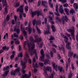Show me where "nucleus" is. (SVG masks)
I'll return each instance as SVG.
<instances>
[{
	"label": "nucleus",
	"instance_id": "423d86ee",
	"mask_svg": "<svg viewBox=\"0 0 78 78\" xmlns=\"http://www.w3.org/2000/svg\"><path fill=\"white\" fill-rule=\"evenodd\" d=\"M51 69V67H50V66L46 67L45 66H44V71H45L44 73V75L46 78H47V77L48 76V75L47 74L46 71H49Z\"/></svg>",
	"mask_w": 78,
	"mask_h": 78
},
{
	"label": "nucleus",
	"instance_id": "c03bdc74",
	"mask_svg": "<svg viewBox=\"0 0 78 78\" xmlns=\"http://www.w3.org/2000/svg\"><path fill=\"white\" fill-rule=\"evenodd\" d=\"M44 22L45 23V25L47 24V18H45L44 19Z\"/></svg>",
	"mask_w": 78,
	"mask_h": 78
},
{
	"label": "nucleus",
	"instance_id": "c756f323",
	"mask_svg": "<svg viewBox=\"0 0 78 78\" xmlns=\"http://www.w3.org/2000/svg\"><path fill=\"white\" fill-rule=\"evenodd\" d=\"M59 2H61L62 3H66L67 2L66 0H58Z\"/></svg>",
	"mask_w": 78,
	"mask_h": 78
},
{
	"label": "nucleus",
	"instance_id": "a18cd8bd",
	"mask_svg": "<svg viewBox=\"0 0 78 78\" xmlns=\"http://www.w3.org/2000/svg\"><path fill=\"white\" fill-rule=\"evenodd\" d=\"M38 3V6H39L41 5V1H39Z\"/></svg>",
	"mask_w": 78,
	"mask_h": 78
},
{
	"label": "nucleus",
	"instance_id": "69168bd1",
	"mask_svg": "<svg viewBox=\"0 0 78 78\" xmlns=\"http://www.w3.org/2000/svg\"><path fill=\"white\" fill-rule=\"evenodd\" d=\"M53 47H55V48H57V46L54 44H53L51 45Z\"/></svg>",
	"mask_w": 78,
	"mask_h": 78
},
{
	"label": "nucleus",
	"instance_id": "9b49d317",
	"mask_svg": "<svg viewBox=\"0 0 78 78\" xmlns=\"http://www.w3.org/2000/svg\"><path fill=\"white\" fill-rule=\"evenodd\" d=\"M48 17L49 19V21L52 24V25H53V24H54L55 23L54 22V21H53V17L50 16H48Z\"/></svg>",
	"mask_w": 78,
	"mask_h": 78
},
{
	"label": "nucleus",
	"instance_id": "c85d7f7f",
	"mask_svg": "<svg viewBox=\"0 0 78 78\" xmlns=\"http://www.w3.org/2000/svg\"><path fill=\"white\" fill-rule=\"evenodd\" d=\"M65 11L67 15H69V9H65Z\"/></svg>",
	"mask_w": 78,
	"mask_h": 78
},
{
	"label": "nucleus",
	"instance_id": "39448f33",
	"mask_svg": "<svg viewBox=\"0 0 78 78\" xmlns=\"http://www.w3.org/2000/svg\"><path fill=\"white\" fill-rule=\"evenodd\" d=\"M68 31L69 33H71V36L73 39V40H75V35H74V33L75 32V28L73 26L72 27V29H68Z\"/></svg>",
	"mask_w": 78,
	"mask_h": 78
},
{
	"label": "nucleus",
	"instance_id": "37998d69",
	"mask_svg": "<svg viewBox=\"0 0 78 78\" xmlns=\"http://www.w3.org/2000/svg\"><path fill=\"white\" fill-rule=\"evenodd\" d=\"M58 5L56 4V5L55 10H56V12H58Z\"/></svg>",
	"mask_w": 78,
	"mask_h": 78
},
{
	"label": "nucleus",
	"instance_id": "f03ea898",
	"mask_svg": "<svg viewBox=\"0 0 78 78\" xmlns=\"http://www.w3.org/2000/svg\"><path fill=\"white\" fill-rule=\"evenodd\" d=\"M36 51H37V49H34V51L33 50H32V52L33 53H34V54L32 55H31L30 54V55L31 56H32V55H33L34 54H35V57L33 58V66L34 68H35V67H36L37 68H38V66H37V63H35V65L34 64V62H36V59L35 58H36L37 59H38L37 57V53L36 52Z\"/></svg>",
	"mask_w": 78,
	"mask_h": 78
},
{
	"label": "nucleus",
	"instance_id": "aec40b11",
	"mask_svg": "<svg viewBox=\"0 0 78 78\" xmlns=\"http://www.w3.org/2000/svg\"><path fill=\"white\" fill-rule=\"evenodd\" d=\"M70 14H72L73 15L74 13H75V10L72 9L70 10Z\"/></svg>",
	"mask_w": 78,
	"mask_h": 78
},
{
	"label": "nucleus",
	"instance_id": "6ab92c4d",
	"mask_svg": "<svg viewBox=\"0 0 78 78\" xmlns=\"http://www.w3.org/2000/svg\"><path fill=\"white\" fill-rule=\"evenodd\" d=\"M23 33V34L24 36L25 37V39H27V32L25 31V30H23L22 31Z\"/></svg>",
	"mask_w": 78,
	"mask_h": 78
},
{
	"label": "nucleus",
	"instance_id": "79ce46f5",
	"mask_svg": "<svg viewBox=\"0 0 78 78\" xmlns=\"http://www.w3.org/2000/svg\"><path fill=\"white\" fill-rule=\"evenodd\" d=\"M63 6L64 7H68L69 6V5L67 3H65L63 4Z\"/></svg>",
	"mask_w": 78,
	"mask_h": 78
},
{
	"label": "nucleus",
	"instance_id": "f257e3e1",
	"mask_svg": "<svg viewBox=\"0 0 78 78\" xmlns=\"http://www.w3.org/2000/svg\"><path fill=\"white\" fill-rule=\"evenodd\" d=\"M29 41L30 42L29 44H27L28 46L29 47V51L30 54V55H33L34 54V53L32 52L33 50L34 49L35 47V44L34 42H39L41 41V38H38L36 39L35 41L32 37H30L29 38Z\"/></svg>",
	"mask_w": 78,
	"mask_h": 78
},
{
	"label": "nucleus",
	"instance_id": "393cba45",
	"mask_svg": "<svg viewBox=\"0 0 78 78\" xmlns=\"http://www.w3.org/2000/svg\"><path fill=\"white\" fill-rule=\"evenodd\" d=\"M20 70V68L18 67L15 70V73H17V72H19Z\"/></svg>",
	"mask_w": 78,
	"mask_h": 78
},
{
	"label": "nucleus",
	"instance_id": "58836bf2",
	"mask_svg": "<svg viewBox=\"0 0 78 78\" xmlns=\"http://www.w3.org/2000/svg\"><path fill=\"white\" fill-rule=\"evenodd\" d=\"M63 36L64 38V39H66V40H68V39H69V38L67 36H64V35H63Z\"/></svg>",
	"mask_w": 78,
	"mask_h": 78
},
{
	"label": "nucleus",
	"instance_id": "4d7b16f0",
	"mask_svg": "<svg viewBox=\"0 0 78 78\" xmlns=\"http://www.w3.org/2000/svg\"><path fill=\"white\" fill-rule=\"evenodd\" d=\"M5 11L6 13H8V8L7 7L5 8Z\"/></svg>",
	"mask_w": 78,
	"mask_h": 78
},
{
	"label": "nucleus",
	"instance_id": "20e7f679",
	"mask_svg": "<svg viewBox=\"0 0 78 78\" xmlns=\"http://www.w3.org/2000/svg\"><path fill=\"white\" fill-rule=\"evenodd\" d=\"M31 17H34L37 14V17H39V16H43V13L41 11H35V12H31Z\"/></svg>",
	"mask_w": 78,
	"mask_h": 78
},
{
	"label": "nucleus",
	"instance_id": "de8ad7c7",
	"mask_svg": "<svg viewBox=\"0 0 78 78\" xmlns=\"http://www.w3.org/2000/svg\"><path fill=\"white\" fill-rule=\"evenodd\" d=\"M55 75V72L54 71L52 72V74L51 75V76L52 78H53V76Z\"/></svg>",
	"mask_w": 78,
	"mask_h": 78
},
{
	"label": "nucleus",
	"instance_id": "1a4fd4ad",
	"mask_svg": "<svg viewBox=\"0 0 78 78\" xmlns=\"http://www.w3.org/2000/svg\"><path fill=\"white\" fill-rule=\"evenodd\" d=\"M26 30H27V32H28L29 34H30L31 33V31H32V28L30 27V23H29L28 24V27H26L25 28Z\"/></svg>",
	"mask_w": 78,
	"mask_h": 78
},
{
	"label": "nucleus",
	"instance_id": "603ef678",
	"mask_svg": "<svg viewBox=\"0 0 78 78\" xmlns=\"http://www.w3.org/2000/svg\"><path fill=\"white\" fill-rule=\"evenodd\" d=\"M12 25H14L15 24V21H14V19H12Z\"/></svg>",
	"mask_w": 78,
	"mask_h": 78
},
{
	"label": "nucleus",
	"instance_id": "dca6fc26",
	"mask_svg": "<svg viewBox=\"0 0 78 78\" xmlns=\"http://www.w3.org/2000/svg\"><path fill=\"white\" fill-rule=\"evenodd\" d=\"M58 48L59 49V50L61 51V50H62L63 51V52L64 53H65V50H64V48L63 46H62L61 48H60V47L58 46Z\"/></svg>",
	"mask_w": 78,
	"mask_h": 78
},
{
	"label": "nucleus",
	"instance_id": "c9c22d12",
	"mask_svg": "<svg viewBox=\"0 0 78 78\" xmlns=\"http://www.w3.org/2000/svg\"><path fill=\"white\" fill-rule=\"evenodd\" d=\"M65 20L66 22L68 21V18L67 16H65Z\"/></svg>",
	"mask_w": 78,
	"mask_h": 78
},
{
	"label": "nucleus",
	"instance_id": "4c0bfd02",
	"mask_svg": "<svg viewBox=\"0 0 78 78\" xmlns=\"http://www.w3.org/2000/svg\"><path fill=\"white\" fill-rule=\"evenodd\" d=\"M9 16L7 15L6 17V20L7 22L9 21Z\"/></svg>",
	"mask_w": 78,
	"mask_h": 78
},
{
	"label": "nucleus",
	"instance_id": "f8f14e48",
	"mask_svg": "<svg viewBox=\"0 0 78 78\" xmlns=\"http://www.w3.org/2000/svg\"><path fill=\"white\" fill-rule=\"evenodd\" d=\"M70 45V43H68L66 45V47L67 49H68L69 51H70L71 50V46Z\"/></svg>",
	"mask_w": 78,
	"mask_h": 78
},
{
	"label": "nucleus",
	"instance_id": "8fccbe9b",
	"mask_svg": "<svg viewBox=\"0 0 78 78\" xmlns=\"http://www.w3.org/2000/svg\"><path fill=\"white\" fill-rule=\"evenodd\" d=\"M68 67H69V65H68V64L67 63L66 64V71H67V69H68Z\"/></svg>",
	"mask_w": 78,
	"mask_h": 78
},
{
	"label": "nucleus",
	"instance_id": "09e8293b",
	"mask_svg": "<svg viewBox=\"0 0 78 78\" xmlns=\"http://www.w3.org/2000/svg\"><path fill=\"white\" fill-rule=\"evenodd\" d=\"M27 75L26 74H24V76H21V78H25L26 77H27Z\"/></svg>",
	"mask_w": 78,
	"mask_h": 78
},
{
	"label": "nucleus",
	"instance_id": "0e129e2a",
	"mask_svg": "<svg viewBox=\"0 0 78 78\" xmlns=\"http://www.w3.org/2000/svg\"><path fill=\"white\" fill-rule=\"evenodd\" d=\"M75 0H70V3L71 4H73V3L74 2V1Z\"/></svg>",
	"mask_w": 78,
	"mask_h": 78
},
{
	"label": "nucleus",
	"instance_id": "bf43d9fd",
	"mask_svg": "<svg viewBox=\"0 0 78 78\" xmlns=\"http://www.w3.org/2000/svg\"><path fill=\"white\" fill-rule=\"evenodd\" d=\"M14 18L15 22H16V23H17V16H14Z\"/></svg>",
	"mask_w": 78,
	"mask_h": 78
},
{
	"label": "nucleus",
	"instance_id": "6e6d98bb",
	"mask_svg": "<svg viewBox=\"0 0 78 78\" xmlns=\"http://www.w3.org/2000/svg\"><path fill=\"white\" fill-rule=\"evenodd\" d=\"M9 73V71H7L6 72H5V76H7L8 75V74Z\"/></svg>",
	"mask_w": 78,
	"mask_h": 78
},
{
	"label": "nucleus",
	"instance_id": "72a5a7b5",
	"mask_svg": "<svg viewBox=\"0 0 78 78\" xmlns=\"http://www.w3.org/2000/svg\"><path fill=\"white\" fill-rule=\"evenodd\" d=\"M22 56H23L22 53V52H20L18 55V57H20V58H22Z\"/></svg>",
	"mask_w": 78,
	"mask_h": 78
},
{
	"label": "nucleus",
	"instance_id": "cd10ccee",
	"mask_svg": "<svg viewBox=\"0 0 78 78\" xmlns=\"http://www.w3.org/2000/svg\"><path fill=\"white\" fill-rule=\"evenodd\" d=\"M11 74L12 75H15L16 73L15 71H12L11 73Z\"/></svg>",
	"mask_w": 78,
	"mask_h": 78
},
{
	"label": "nucleus",
	"instance_id": "6e6552de",
	"mask_svg": "<svg viewBox=\"0 0 78 78\" xmlns=\"http://www.w3.org/2000/svg\"><path fill=\"white\" fill-rule=\"evenodd\" d=\"M21 64L22 66L21 71L23 72V73H25V70H24L26 68V64H25V62H22V61Z\"/></svg>",
	"mask_w": 78,
	"mask_h": 78
},
{
	"label": "nucleus",
	"instance_id": "0eeeda50",
	"mask_svg": "<svg viewBox=\"0 0 78 78\" xmlns=\"http://www.w3.org/2000/svg\"><path fill=\"white\" fill-rule=\"evenodd\" d=\"M41 56H40L39 60L40 61H41V62H44V56L45 55L44 54V50H43V49L41 50Z\"/></svg>",
	"mask_w": 78,
	"mask_h": 78
},
{
	"label": "nucleus",
	"instance_id": "ea45409f",
	"mask_svg": "<svg viewBox=\"0 0 78 78\" xmlns=\"http://www.w3.org/2000/svg\"><path fill=\"white\" fill-rule=\"evenodd\" d=\"M50 54L51 57V58H53V53L52 52V51H50Z\"/></svg>",
	"mask_w": 78,
	"mask_h": 78
},
{
	"label": "nucleus",
	"instance_id": "5701e85b",
	"mask_svg": "<svg viewBox=\"0 0 78 78\" xmlns=\"http://www.w3.org/2000/svg\"><path fill=\"white\" fill-rule=\"evenodd\" d=\"M50 29H48L46 30L45 32V34H50Z\"/></svg>",
	"mask_w": 78,
	"mask_h": 78
},
{
	"label": "nucleus",
	"instance_id": "f704fd0d",
	"mask_svg": "<svg viewBox=\"0 0 78 78\" xmlns=\"http://www.w3.org/2000/svg\"><path fill=\"white\" fill-rule=\"evenodd\" d=\"M14 37H18V34L14 33L13 34Z\"/></svg>",
	"mask_w": 78,
	"mask_h": 78
},
{
	"label": "nucleus",
	"instance_id": "4be33fe9",
	"mask_svg": "<svg viewBox=\"0 0 78 78\" xmlns=\"http://www.w3.org/2000/svg\"><path fill=\"white\" fill-rule=\"evenodd\" d=\"M19 5H20V2H18L15 5H14V6L15 8H17V7L19 6Z\"/></svg>",
	"mask_w": 78,
	"mask_h": 78
},
{
	"label": "nucleus",
	"instance_id": "4468645a",
	"mask_svg": "<svg viewBox=\"0 0 78 78\" xmlns=\"http://www.w3.org/2000/svg\"><path fill=\"white\" fill-rule=\"evenodd\" d=\"M29 58V55H28V54L27 53V52H26L25 57L24 59L25 61H27V58Z\"/></svg>",
	"mask_w": 78,
	"mask_h": 78
},
{
	"label": "nucleus",
	"instance_id": "9d476101",
	"mask_svg": "<svg viewBox=\"0 0 78 78\" xmlns=\"http://www.w3.org/2000/svg\"><path fill=\"white\" fill-rule=\"evenodd\" d=\"M48 2L46 1H42L41 5H43L44 7H45V8H48Z\"/></svg>",
	"mask_w": 78,
	"mask_h": 78
},
{
	"label": "nucleus",
	"instance_id": "b1692460",
	"mask_svg": "<svg viewBox=\"0 0 78 78\" xmlns=\"http://www.w3.org/2000/svg\"><path fill=\"white\" fill-rule=\"evenodd\" d=\"M36 28L38 33H39V34H41V30H40V29H39V28H37V26H36Z\"/></svg>",
	"mask_w": 78,
	"mask_h": 78
},
{
	"label": "nucleus",
	"instance_id": "a19ab883",
	"mask_svg": "<svg viewBox=\"0 0 78 78\" xmlns=\"http://www.w3.org/2000/svg\"><path fill=\"white\" fill-rule=\"evenodd\" d=\"M39 65H40L41 67H43L44 66V63L42 62L39 63Z\"/></svg>",
	"mask_w": 78,
	"mask_h": 78
},
{
	"label": "nucleus",
	"instance_id": "473e14b6",
	"mask_svg": "<svg viewBox=\"0 0 78 78\" xmlns=\"http://www.w3.org/2000/svg\"><path fill=\"white\" fill-rule=\"evenodd\" d=\"M36 19H35L34 20H33V25H35L36 24Z\"/></svg>",
	"mask_w": 78,
	"mask_h": 78
},
{
	"label": "nucleus",
	"instance_id": "680f3d73",
	"mask_svg": "<svg viewBox=\"0 0 78 78\" xmlns=\"http://www.w3.org/2000/svg\"><path fill=\"white\" fill-rule=\"evenodd\" d=\"M54 14H55V15H56V16H60V15H59V13L55 12L54 13Z\"/></svg>",
	"mask_w": 78,
	"mask_h": 78
},
{
	"label": "nucleus",
	"instance_id": "3c124183",
	"mask_svg": "<svg viewBox=\"0 0 78 78\" xmlns=\"http://www.w3.org/2000/svg\"><path fill=\"white\" fill-rule=\"evenodd\" d=\"M49 6L51 8H53V4H49Z\"/></svg>",
	"mask_w": 78,
	"mask_h": 78
},
{
	"label": "nucleus",
	"instance_id": "e433bc0d",
	"mask_svg": "<svg viewBox=\"0 0 78 78\" xmlns=\"http://www.w3.org/2000/svg\"><path fill=\"white\" fill-rule=\"evenodd\" d=\"M27 41H25L24 42V45H23V47L25 49H26V48H25V46L27 45Z\"/></svg>",
	"mask_w": 78,
	"mask_h": 78
},
{
	"label": "nucleus",
	"instance_id": "13d9d810",
	"mask_svg": "<svg viewBox=\"0 0 78 78\" xmlns=\"http://www.w3.org/2000/svg\"><path fill=\"white\" fill-rule=\"evenodd\" d=\"M71 61V60L70 59V58H69L68 59V62L69 64H70Z\"/></svg>",
	"mask_w": 78,
	"mask_h": 78
},
{
	"label": "nucleus",
	"instance_id": "e2e57ef3",
	"mask_svg": "<svg viewBox=\"0 0 78 78\" xmlns=\"http://www.w3.org/2000/svg\"><path fill=\"white\" fill-rule=\"evenodd\" d=\"M65 34L68 37H70V35L69 34H68L67 33H66Z\"/></svg>",
	"mask_w": 78,
	"mask_h": 78
},
{
	"label": "nucleus",
	"instance_id": "2f4dec72",
	"mask_svg": "<svg viewBox=\"0 0 78 78\" xmlns=\"http://www.w3.org/2000/svg\"><path fill=\"white\" fill-rule=\"evenodd\" d=\"M50 38L49 39V41H52V40L55 39L54 37L51 35L50 36Z\"/></svg>",
	"mask_w": 78,
	"mask_h": 78
},
{
	"label": "nucleus",
	"instance_id": "ddd939ff",
	"mask_svg": "<svg viewBox=\"0 0 78 78\" xmlns=\"http://www.w3.org/2000/svg\"><path fill=\"white\" fill-rule=\"evenodd\" d=\"M52 66L54 67V69L55 70H55H56V72H57V69H58V66L57 65H55V63L54 62H53L52 63Z\"/></svg>",
	"mask_w": 78,
	"mask_h": 78
},
{
	"label": "nucleus",
	"instance_id": "49530a36",
	"mask_svg": "<svg viewBox=\"0 0 78 78\" xmlns=\"http://www.w3.org/2000/svg\"><path fill=\"white\" fill-rule=\"evenodd\" d=\"M16 44H17V45H19L20 44V42L19 41H16L15 42Z\"/></svg>",
	"mask_w": 78,
	"mask_h": 78
},
{
	"label": "nucleus",
	"instance_id": "052dcab7",
	"mask_svg": "<svg viewBox=\"0 0 78 78\" xmlns=\"http://www.w3.org/2000/svg\"><path fill=\"white\" fill-rule=\"evenodd\" d=\"M25 9L26 11H28V6H26Z\"/></svg>",
	"mask_w": 78,
	"mask_h": 78
},
{
	"label": "nucleus",
	"instance_id": "2eb2a0df",
	"mask_svg": "<svg viewBox=\"0 0 78 78\" xmlns=\"http://www.w3.org/2000/svg\"><path fill=\"white\" fill-rule=\"evenodd\" d=\"M41 20H37L36 22V24L37 25H39L40 26L41 25Z\"/></svg>",
	"mask_w": 78,
	"mask_h": 78
},
{
	"label": "nucleus",
	"instance_id": "864d4df0",
	"mask_svg": "<svg viewBox=\"0 0 78 78\" xmlns=\"http://www.w3.org/2000/svg\"><path fill=\"white\" fill-rule=\"evenodd\" d=\"M5 3V8H8V5H7V4H6L7 2H6V1H5V2H4Z\"/></svg>",
	"mask_w": 78,
	"mask_h": 78
},
{
	"label": "nucleus",
	"instance_id": "774afa93",
	"mask_svg": "<svg viewBox=\"0 0 78 78\" xmlns=\"http://www.w3.org/2000/svg\"><path fill=\"white\" fill-rule=\"evenodd\" d=\"M76 39L77 42H78V32H77V36H76Z\"/></svg>",
	"mask_w": 78,
	"mask_h": 78
},
{
	"label": "nucleus",
	"instance_id": "7ed1b4c3",
	"mask_svg": "<svg viewBox=\"0 0 78 78\" xmlns=\"http://www.w3.org/2000/svg\"><path fill=\"white\" fill-rule=\"evenodd\" d=\"M24 5H22L20 6L19 8L17 9L16 11V12H20L19 14H20V20H23V17L22 16V14L23 12V7Z\"/></svg>",
	"mask_w": 78,
	"mask_h": 78
},
{
	"label": "nucleus",
	"instance_id": "a878e982",
	"mask_svg": "<svg viewBox=\"0 0 78 78\" xmlns=\"http://www.w3.org/2000/svg\"><path fill=\"white\" fill-rule=\"evenodd\" d=\"M73 53L72 52H70V51H69V54L68 55V56H69V57H72V55H73Z\"/></svg>",
	"mask_w": 78,
	"mask_h": 78
},
{
	"label": "nucleus",
	"instance_id": "bb28decb",
	"mask_svg": "<svg viewBox=\"0 0 78 78\" xmlns=\"http://www.w3.org/2000/svg\"><path fill=\"white\" fill-rule=\"evenodd\" d=\"M58 69L59 70V71H60V72H61V73H62V70L63 69V68H62V67H61L60 68V67H58Z\"/></svg>",
	"mask_w": 78,
	"mask_h": 78
},
{
	"label": "nucleus",
	"instance_id": "7c9ffc66",
	"mask_svg": "<svg viewBox=\"0 0 78 78\" xmlns=\"http://www.w3.org/2000/svg\"><path fill=\"white\" fill-rule=\"evenodd\" d=\"M8 69H9V66H6V68L4 67L3 69V70L7 71L8 70Z\"/></svg>",
	"mask_w": 78,
	"mask_h": 78
},
{
	"label": "nucleus",
	"instance_id": "5fc2aeb1",
	"mask_svg": "<svg viewBox=\"0 0 78 78\" xmlns=\"http://www.w3.org/2000/svg\"><path fill=\"white\" fill-rule=\"evenodd\" d=\"M72 20H73V22H75V19L74 16H73L72 17Z\"/></svg>",
	"mask_w": 78,
	"mask_h": 78
},
{
	"label": "nucleus",
	"instance_id": "412c9836",
	"mask_svg": "<svg viewBox=\"0 0 78 78\" xmlns=\"http://www.w3.org/2000/svg\"><path fill=\"white\" fill-rule=\"evenodd\" d=\"M20 29H17L16 28H15L14 29V31H16L17 33H20Z\"/></svg>",
	"mask_w": 78,
	"mask_h": 78
},
{
	"label": "nucleus",
	"instance_id": "f3484780",
	"mask_svg": "<svg viewBox=\"0 0 78 78\" xmlns=\"http://www.w3.org/2000/svg\"><path fill=\"white\" fill-rule=\"evenodd\" d=\"M51 28L52 29V31H53V32H55L56 31V28H55V26L53 25H52L51 26Z\"/></svg>",
	"mask_w": 78,
	"mask_h": 78
},
{
	"label": "nucleus",
	"instance_id": "a211bd4d",
	"mask_svg": "<svg viewBox=\"0 0 78 78\" xmlns=\"http://www.w3.org/2000/svg\"><path fill=\"white\" fill-rule=\"evenodd\" d=\"M59 11L61 13H63V8L62 5H61L60 7Z\"/></svg>",
	"mask_w": 78,
	"mask_h": 78
},
{
	"label": "nucleus",
	"instance_id": "338daca9",
	"mask_svg": "<svg viewBox=\"0 0 78 78\" xmlns=\"http://www.w3.org/2000/svg\"><path fill=\"white\" fill-rule=\"evenodd\" d=\"M72 76H73L72 74H71L68 77V78H71L72 77Z\"/></svg>",
	"mask_w": 78,
	"mask_h": 78
}]
</instances>
